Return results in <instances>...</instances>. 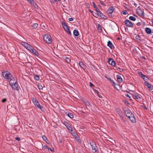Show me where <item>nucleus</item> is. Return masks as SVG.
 <instances>
[{"mask_svg": "<svg viewBox=\"0 0 153 153\" xmlns=\"http://www.w3.org/2000/svg\"><path fill=\"white\" fill-rule=\"evenodd\" d=\"M123 109L126 116L129 118L130 120L133 123H135L136 119L133 114L129 109L124 107Z\"/></svg>", "mask_w": 153, "mask_h": 153, "instance_id": "obj_1", "label": "nucleus"}, {"mask_svg": "<svg viewBox=\"0 0 153 153\" xmlns=\"http://www.w3.org/2000/svg\"><path fill=\"white\" fill-rule=\"evenodd\" d=\"M3 77L5 79L9 80L10 79L12 78V75L7 71H4L2 72Z\"/></svg>", "mask_w": 153, "mask_h": 153, "instance_id": "obj_2", "label": "nucleus"}, {"mask_svg": "<svg viewBox=\"0 0 153 153\" xmlns=\"http://www.w3.org/2000/svg\"><path fill=\"white\" fill-rule=\"evenodd\" d=\"M43 39L44 42L48 44H50L52 42L51 36L48 34L45 35L44 36Z\"/></svg>", "mask_w": 153, "mask_h": 153, "instance_id": "obj_3", "label": "nucleus"}, {"mask_svg": "<svg viewBox=\"0 0 153 153\" xmlns=\"http://www.w3.org/2000/svg\"><path fill=\"white\" fill-rule=\"evenodd\" d=\"M9 83L10 86H17L18 85L17 83L16 79L12 76V78L10 79L9 80Z\"/></svg>", "mask_w": 153, "mask_h": 153, "instance_id": "obj_4", "label": "nucleus"}, {"mask_svg": "<svg viewBox=\"0 0 153 153\" xmlns=\"http://www.w3.org/2000/svg\"><path fill=\"white\" fill-rule=\"evenodd\" d=\"M90 144L91 147L92 152L94 153H97L98 152L96 144L93 141H92L90 142Z\"/></svg>", "mask_w": 153, "mask_h": 153, "instance_id": "obj_5", "label": "nucleus"}, {"mask_svg": "<svg viewBox=\"0 0 153 153\" xmlns=\"http://www.w3.org/2000/svg\"><path fill=\"white\" fill-rule=\"evenodd\" d=\"M95 10L97 12V13L95 14V16L96 17H103V14L99 10L98 8H96Z\"/></svg>", "mask_w": 153, "mask_h": 153, "instance_id": "obj_6", "label": "nucleus"}, {"mask_svg": "<svg viewBox=\"0 0 153 153\" xmlns=\"http://www.w3.org/2000/svg\"><path fill=\"white\" fill-rule=\"evenodd\" d=\"M82 100L84 102L85 105L86 107L90 108L91 107V103L86 99L82 98Z\"/></svg>", "mask_w": 153, "mask_h": 153, "instance_id": "obj_7", "label": "nucleus"}, {"mask_svg": "<svg viewBox=\"0 0 153 153\" xmlns=\"http://www.w3.org/2000/svg\"><path fill=\"white\" fill-rule=\"evenodd\" d=\"M21 44L25 48L27 49L28 50H29L31 46L27 43L22 41L21 42Z\"/></svg>", "mask_w": 153, "mask_h": 153, "instance_id": "obj_8", "label": "nucleus"}, {"mask_svg": "<svg viewBox=\"0 0 153 153\" xmlns=\"http://www.w3.org/2000/svg\"><path fill=\"white\" fill-rule=\"evenodd\" d=\"M138 73L139 75L145 81H147L149 80L148 78L145 75L143 74L141 71H138Z\"/></svg>", "mask_w": 153, "mask_h": 153, "instance_id": "obj_9", "label": "nucleus"}, {"mask_svg": "<svg viewBox=\"0 0 153 153\" xmlns=\"http://www.w3.org/2000/svg\"><path fill=\"white\" fill-rule=\"evenodd\" d=\"M124 23L127 26L132 27H133V25L131 22L129 20L126 19Z\"/></svg>", "mask_w": 153, "mask_h": 153, "instance_id": "obj_10", "label": "nucleus"}, {"mask_svg": "<svg viewBox=\"0 0 153 153\" xmlns=\"http://www.w3.org/2000/svg\"><path fill=\"white\" fill-rule=\"evenodd\" d=\"M28 51L36 56H37L39 55L38 53L32 46H31Z\"/></svg>", "mask_w": 153, "mask_h": 153, "instance_id": "obj_11", "label": "nucleus"}, {"mask_svg": "<svg viewBox=\"0 0 153 153\" xmlns=\"http://www.w3.org/2000/svg\"><path fill=\"white\" fill-rule=\"evenodd\" d=\"M64 124L69 130L71 131H73L71 126L67 122H65Z\"/></svg>", "mask_w": 153, "mask_h": 153, "instance_id": "obj_12", "label": "nucleus"}, {"mask_svg": "<svg viewBox=\"0 0 153 153\" xmlns=\"http://www.w3.org/2000/svg\"><path fill=\"white\" fill-rule=\"evenodd\" d=\"M114 10V7L112 6L111 7H109V9L107 10V13L109 15H110L113 13Z\"/></svg>", "mask_w": 153, "mask_h": 153, "instance_id": "obj_13", "label": "nucleus"}, {"mask_svg": "<svg viewBox=\"0 0 153 153\" xmlns=\"http://www.w3.org/2000/svg\"><path fill=\"white\" fill-rule=\"evenodd\" d=\"M137 12L138 14L142 16H144V12L143 10L139 7L137 8Z\"/></svg>", "mask_w": 153, "mask_h": 153, "instance_id": "obj_14", "label": "nucleus"}, {"mask_svg": "<svg viewBox=\"0 0 153 153\" xmlns=\"http://www.w3.org/2000/svg\"><path fill=\"white\" fill-rule=\"evenodd\" d=\"M109 63L111 65L114 66L115 65V62L112 58H109L108 60Z\"/></svg>", "mask_w": 153, "mask_h": 153, "instance_id": "obj_15", "label": "nucleus"}, {"mask_svg": "<svg viewBox=\"0 0 153 153\" xmlns=\"http://www.w3.org/2000/svg\"><path fill=\"white\" fill-rule=\"evenodd\" d=\"M107 45L111 49H114V46L113 44L111 43V42L110 41H108V42L107 43Z\"/></svg>", "mask_w": 153, "mask_h": 153, "instance_id": "obj_16", "label": "nucleus"}, {"mask_svg": "<svg viewBox=\"0 0 153 153\" xmlns=\"http://www.w3.org/2000/svg\"><path fill=\"white\" fill-rule=\"evenodd\" d=\"M34 104L36 107L39 109H41L43 108V107L39 104L38 101H37L36 103H34Z\"/></svg>", "mask_w": 153, "mask_h": 153, "instance_id": "obj_17", "label": "nucleus"}, {"mask_svg": "<svg viewBox=\"0 0 153 153\" xmlns=\"http://www.w3.org/2000/svg\"><path fill=\"white\" fill-rule=\"evenodd\" d=\"M117 113L119 114V116L122 117L123 116V114L122 111L118 108H116V109Z\"/></svg>", "mask_w": 153, "mask_h": 153, "instance_id": "obj_18", "label": "nucleus"}, {"mask_svg": "<svg viewBox=\"0 0 153 153\" xmlns=\"http://www.w3.org/2000/svg\"><path fill=\"white\" fill-rule=\"evenodd\" d=\"M133 97L135 98L140 100L141 99L140 95L137 94H134Z\"/></svg>", "mask_w": 153, "mask_h": 153, "instance_id": "obj_19", "label": "nucleus"}, {"mask_svg": "<svg viewBox=\"0 0 153 153\" xmlns=\"http://www.w3.org/2000/svg\"><path fill=\"white\" fill-rule=\"evenodd\" d=\"M117 81L119 82H123V79L119 75L117 76Z\"/></svg>", "mask_w": 153, "mask_h": 153, "instance_id": "obj_20", "label": "nucleus"}, {"mask_svg": "<svg viewBox=\"0 0 153 153\" xmlns=\"http://www.w3.org/2000/svg\"><path fill=\"white\" fill-rule=\"evenodd\" d=\"M62 26L63 28L65 29V30H68V27L67 26V25L64 22H62Z\"/></svg>", "mask_w": 153, "mask_h": 153, "instance_id": "obj_21", "label": "nucleus"}, {"mask_svg": "<svg viewBox=\"0 0 153 153\" xmlns=\"http://www.w3.org/2000/svg\"><path fill=\"white\" fill-rule=\"evenodd\" d=\"M145 31L148 34H150L152 33L151 29L148 27H147L146 28Z\"/></svg>", "mask_w": 153, "mask_h": 153, "instance_id": "obj_22", "label": "nucleus"}, {"mask_svg": "<svg viewBox=\"0 0 153 153\" xmlns=\"http://www.w3.org/2000/svg\"><path fill=\"white\" fill-rule=\"evenodd\" d=\"M65 60L68 63H70L71 62V59L70 58L68 57H64Z\"/></svg>", "mask_w": 153, "mask_h": 153, "instance_id": "obj_23", "label": "nucleus"}, {"mask_svg": "<svg viewBox=\"0 0 153 153\" xmlns=\"http://www.w3.org/2000/svg\"><path fill=\"white\" fill-rule=\"evenodd\" d=\"M79 65L80 67H81L82 68H84L85 67V65L83 64V63L81 62H79Z\"/></svg>", "mask_w": 153, "mask_h": 153, "instance_id": "obj_24", "label": "nucleus"}, {"mask_svg": "<svg viewBox=\"0 0 153 153\" xmlns=\"http://www.w3.org/2000/svg\"><path fill=\"white\" fill-rule=\"evenodd\" d=\"M38 25L37 23H35L32 25L31 26L33 29H35L37 27Z\"/></svg>", "mask_w": 153, "mask_h": 153, "instance_id": "obj_25", "label": "nucleus"}, {"mask_svg": "<svg viewBox=\"0 0 153 153\" xmlns=\"http://www.w3.org/2000/svg\"><path fill=\"white\" fill-rule=\"evenodd\" d=\"M73 34L75 36H77L79 35V33L78 31L75 30L74 31Z\"/></svg>", "mask_w": 153, "mask_h": 153, "instance_id": "obj_26", "label": "nucleus"}, {"mask_svg": "<svg viewBox=\"0 0 153 153\" xmlns=\"http://www.w3.org/2000/svg\"><path fill=\"white\" fill-rule=\"evenodd\" d=\"M66 114L69 117L71 118H74V116L73 114H72L71 113H66Z\"/></svg>", "mask_w": 153, "mask_h": 153, "instance_id": "obj_27", "label": "nucleus"}, {"mask_svg": "<svg viewBox=\"0 0 153 153\" xmlns=\"http://www.w3.org/2000/svg\"><path fill=\"white\" fill-rule=\"evenodd\" d=\"M34 79L36 80H39V77L38 75H34Z\"/></svg>", "mask_w": 153, "mask_h": 153, "instance_id": "obj_28", "label": "nucleus"}, {"mask_svg": "<svg viewBox=\"0 0 153 153\" xmlns=\"http://www.w3.org/2000/svg\"><path fill=\"white\" fill-rule=\"evenodd\" d=\"M129 19L133 21H135L136 20V19L133 16H130L129 17Z\"/></svg>", "mask_w": 153, "mask_h": 153, "instance_id": "obj_29", "label": "nucleus"}, {"mask_svg": "<svg viewBox=\"0 0 153 153\" xmlns=\"http://www.w3.org/2000/svg\"><path fill=\"white\" fill-rule=\"evenodd\" d=\"M46 149H47L49 150L50 149V148L47 146L45 145L43 147L42 149L44 150Z\"/></svg>", "mask_w": 153, "mask_h": 153, "instance_id": "obj_30", "label": "nucleus"}, {"mask_svg": "<svg viewBox=\"0 0 153 153\" xmlns=\"http://www.w3.org/2000/svg\"><path fill=\"white\" fill-rule=\"evenodd\" d=\"M31 100L33 103H36V101H37L35 98L33 97H32L31 98Z\"/></svg>", "mask_w": 153, "mask_h": 153, "instance_id": "obj_31", "label": "nucleus"}, {"mask_svg": "<svg viewBox=\"0 0 153 153\" xmlns=\"http://www.w3.org/2000/svg\"><path fill=\"white\" fill-rule=\"evenodd\" d=\"M108 79L109 80V81H110V82L111 83L113 84V85H116L115 82L113 80H111V79L110 78H109V79Z\"/></svg>", "mask_w": 153, "mask_h": 153, "instance_id": "obj_32", "label": "nucleus"}, {"mask_svg": "<svg viewBox=\"0 0 153 153\" xmlns=\"http://www.w3.org/2000/svg\"><path fill=\"white\" fill-rule=\"evenodd\" d=\"M42 138L44 141L46 142V140H47V139L45 135H43L42 136Z\"/></svg>", "mask_w": 153, "mask_h": 153, "instance_id": "obj_33", "label": "nucleus"}, {"mask_svg": "<svg viewBox=\"0 0 153 153\" xmlns=\"http://www.w3.org/2000/svg\"><path fill=\"white\" fill-rule=\"evenodd\" d=\"M115 87V88L118 91H119L121 90V87Z\"/></svg>", "mask_w": 153, "mask_h": 153, "instance_id": "obj_34", "label": "nucleus"}, {"mask_svg": "<svg viewBox=\"0 0 153 153\" xmlns=\"http://www.w3.org/2000/svg\"><path fill=\"white\" fill-rule=\"evenodd\" d=\"M94 91L97 92V96L100 98H102V97L99 94L98 92L96 90H94Z\"/></svg>", "mask_w": 153, "mask_h": 153, "instance_id": "obj_35", "label": "nucleus"}, {"mask_svg": "<svg viewBox=\"0 0 153 153\" xmlns=\"http://www.w3.org/2000/svg\"><path fill=\"white\" fill-rule=\"evenodd\" d=\"M144 83L145 84V85H146L147 86H148V85L149 86H151V85L149 84L148 82H147V81H145L144 82Z\"/></svg>", "mask_w": 153, "mask_h": 153, "instance_id": "obj_36", "label": "nucleus"}, {"mask_svg": "<svg viewBox=\"0 0 153 153\" xmlns=\"http://www.w3.org/2000/svg\"><path fill=\"white\" fill-rule=\"evenodd\" d=\"M31 4H35L34 3V1H33V0H27Z\"/></svg>", "mask_w": 153, "mask_h": 153, "instance_id": "obj_37", "label": "nucleus"}, {"mask_svg": "<svg viewBox=\"0 0 153 153\" xmlns=\"http://www.w3.org/2000/svg\"><path fill=\"white\" fill-rule=\"evenodd\" d=\"M92 4H93V7H94L95 8V9H96V8H97V7H96V5H95V3H94V2H92Z\"/></svg>", "mask_w": 153, "mask_h": 153, "instance_id": "obj_38", "label": "nucleus"}, {"mask_svg": "<svg viewBox=\"0 0 153 153\" xmlns=\"http://www.w3.org/2000/svg\"><path fill=\"white\" fill-rule=\"evenodd\" d=\"M140 37L139 35H137V36H136L135 37V38L136 39H140Z\"/></svg>", "mask_w": 153, "mask_h": 153, "instance_id": "obj_39", "label": "nucleus"}, {"mask_svg": "<svg viewBox=\"0 0 153 153\" xmlns=\"http://www.w3.org/2000/svg\"><path fill=\"white\" fill-rule=\"evenodd\" d=\"M101 4H102L104 6H106V4L105 3H104L102 1H101L100 2Z\"/></svg>", "mask_w": 153, "mask_h": 153, "instance_id": "obj_40", "label": "nucleus"}, {"mask_svg": "<svg viewBox=\"0 0 153 153\" xmlns=\"http://www.w3.org/2000/svg\"><path fill=\"white\" fill-rule=\"evenodd\" d=\"M13 89L16 90V87H11Z\"/></svg>", "mask_w": 153, "mask_h": 153, "instance_id": "obj_41", "label": "nucleus"}, {"mask_svg": "<svg viewBox=\"0 0 153 153\" xmlns=\"http://www.w3.org/2000/svg\"><path fill=\"white\" fill-rule=\"evenodd\" d=\"M125 103L127 105H129V104H130V103L127 101H126L125 102Z\"/></svg>", "mask_w": 153, "mask_h": 153, "instance_id": "obj_42", "label": "nucleus"}, {"mask_svg": "<svg viewBox=\"0 0 153 153\" xmlns=\"http://www.w3.org/2000/svg\"><path fill=\"white\" fill-rule=\"evenodd\" d=\"M123 14L125 15H126L127 14V12L126 11H123Z\"/></svg>", "mask_w": 153, "mask_h": 153, "instance_id": "obj_43", "label": "nucleus"}, {"mask_svg": "<svg viewBox=\"0 0 153 153\" xmlns=\"http://www.w3.org/2000/svg\"><path fill=\"white\" fill-rule=\"evenodd\" d=\"M68 20H69V21H72L73 20V18H69L68 19Z\"/></svg>", "mask_w": 153, "mask_h": 153, "instance_id": "obj_44", "label": "nucleus"}, {"mask_svg": "<svg viewBox=\"0 0 153 153\" xmlns=\"http://www.w3.org/2000/svg\"><path fill=\"white\" fill-rule=\"evenodd\" d=\"M16 140L19 141L20 140V138L19 137H16Z\"/></svg>", "mask_w": 153, "mask_h": 153, "instance_id": "obj_45", "label": "nucleus"}, {"mask_svg": "<svg viewBox=\"0 0 153 153\" xmlns=\"http://www.w3.org/2000/svg\"><path fill=\"white\" fill-rule=\"evenodd\" d=\"M39 90H42L43 89V87H37Z\"/></svg>", "mask_w": 153, "mask_h": 153, "instance_id": "obj_46", "label": "nucleus"}, {"mask_svg": "<svg viewBox=\"0 0 153 153\" xmlns=\"http://www.w3.org/2000/svg\"><path fill=\"white\" fill-rule=\"evenodd\" d=\"M6 100V99H4L3 100H2V102H5Z\"/></svg>", "mask_w": 153, "mask_h": 153, "instance_id": "obj_47", "label": "nucleus"}, {"mask_svg": "<svg viewBox=\"0 0 153 153\" xmlns=\"http://www.w3.org/2000/svg\"><path fill=\"white\" fill-rule=\"evenodd\" d=\"M148 87L150 90L153 89V87Z\"/></svg>", "mask_w": 153, "mask_h": 153, "instance_id": "obj_48", "label": "nucleus"}, {"mask_svg": "<svg viewBox=\"0 0 153 153\" xmlns=\"http://www.w3.org/2000/svg\"><path fill=\"white\" fill-rule=\"evenodd\" d=\"M67 33L70 35H71V31H69L67 32Z\"/></svg>", "mask_w": 153, "mask_h": 153, "instance_id": "obj_49", "label": "nucleus"}, {"mask_svg": "<svg viewBox=\"0 0 153 153\" xmlns=\"http://www.w3.org/2000/svg\"><path fill=\"white\" fill-rule=\"evenodd\" d=\"M90 84V86H94V85H93L92 83H91V82H89Z\"/></svg>", "mask_w": 153, "mask_h": 153, "instance_id": "obj_50", "label": "nucleus"}, {"mask_svg": "<svg viewBox=\"0 0 153 153\" xmlns=\"http://www.w3.org/2000/svg\"><path fill=\"white\" fill-rule=\"evenodd\" d=\"M126 97H128L130 98H131L130 97L129 95L128 94H126Z\"/></svg>", "mask_w": 153, "mask_h": 153, "instance_id": "obj_51", "label": "nucleus"}, {"mask_svg": "<svg viewBox=\"0 0 153 153\" xmlns=\"http://www.w3.org/2000/svg\"><path fill=\"white\" fill-rule=\"evenodd\" d=\"M73 134V135L75 136V137L76 138L77 137V135H76V134L75 133Z\"/></svg>", "mask_w": 153, "mask_h": 153, "instance_id": "obj_52", "label": "nucleus"}, {"mask_svg": "<svg viewBox=\"0 0 153 153\" xmlns=\"http://www.w3.org/2000/svg\"><path fill=\"white\" fill-rule=\"evenodd\" d=\"M103 17H101V18H102L105 19V18L106 17V16H105V15H104L103 14Z\"/></svg>", "mask_w": 153, "mask_h": 153, "instance_id": "obj_53", "label": "nucleus"}, {"mask_svg": "<svg viewBox=\"0 0 153 153\" xmlns=\"http://www.w3.org/2000/svg\"><path fill=\"white\" fill-rule=\"evenodd\" d=\"M19 89V87H16V90L17 91H18Z\"/></svg>", "mask_w": 153, "mask_h": 153, "instance_id": "obj_54", "label": "nucleus"}, {"mask_svg": "<svg viewBox=\"0 0 153 153\" xmlns=\"http://www.w3.org/2000/svg\"><path fill=\"white\" fill-rule=\"evenodd\" d=\"M32 126V125H31V124H29V127H31Z\"/></svg>", "mask_w": 153, "mask_h": 153, "instance_id": "obj_55", "label": "nucleus"}, {"mask_svg": "<svg viewBox=\"0 0 153 153\" xmlns=\"http://www.w3.org/2000/svg\"><path fill=\"white\" fill-rule=\"evenodd\" d=\"M49 150H50L52 152H53V150L52 149H51L50 148V149H49Z\"/></svg>", "mask_w": 153, "mask_h": 153, "instance_id": "obj_56", "label": "nucleus"}, {"mask_svg": "<svg viewBox=\"0 0 153 153\" xmlns=\"http://www.w3.org/2000/svg\"><path fill=\"white\" fill-rule=\"evenodd\" d=\"M137 25H138L139 26L140 25V23L139 22L137 24Z\"/></svg>", "mask_w": 153, "mask_h": 153, "instance_id": "obj_57", "label": "nucleus"}, {"mask_svg": "<svg viewBox=\"0 0 153 153\" xmlns=\"http://www.w3.org/2000/svg\"><path fill=\"white\" fill-rule=\"evenodd\" d=\"M134 6H137V4H136V3H134Z\"/></svg>", "mask_w": 153, "mask_h": 153, "instance_id": "obj_58", "label": "nucleus"}, {"mask_svg": "<svg viewBox=\"0 0 153 153\" xmlns=\"http://www.w3.org/2000/svg\"><path fill=\"white\" fill-rule=\"evenodd\" d=\"M67 32L70 31L69 29L68 28V30H66Z\"/></svg>", "mask_w": 153, "mask_h": 153, "instance_id": "obj_59", "label": "nucleus"}, {"mask_svg": "<svg viewBox=\"0 0 153 153\" xmlns=\"http://www.w3.org/2000/svg\"><path fill=\"white\" fill-rule=\"evenodd\" d=\"M51 2H53V0H50Z\"/></svg>", "mask_w": 153, "mask_h": 153, "instance_id": "obj_60", "label": "nucleus"}, {"mask_svg": "<svg viewBox=\"0 0 153 153\" xmlns=\"http://www.w3.org/2000/svg\"><path fill=\"white\" fill-rule=\"evenodd\" d=\"M56 1H59V0H55Z\"/></svg>", "mask_w": 153, "mask_h": 153, "instance_id": "obj_61", "label": "nucleus"}, {"mask_svg": "<svg viewBox=\"0 0 153 153\" xmlns=\"http://www.w3.org/2000/svg\"><path fill=\"white\" fill-rule=\"evenodd\" d=\"M98 6L99 7H100V5H98Z\"/></svg>", "mask_w": 153, "mask_h": 153, "instance_id": "obj_62", "label": "nucleus"}, {"mask_svg": "<svg viewBox=\"0 0 153 153\" xmlns=\"http://www.w3.org/2000/svg\"><path fill=\"white\" fill-rule=\"evenodd\" d=\"M100 26V25H98V26Z\"/></svg>", "mask_w": 153, "mask_h": 153, "instance_id": "obj_63", "label": "nucleus"}, {"mask_svg": "<svg viewBox=\"0 0 153 153\" xmlns=\"http://www.w3.org/2000/svg\"><path fill=\"white\" fill-rule=\"evenodd\" d=\"M152 38H153V35H152Z\"/></svg>", "mask_w": 153, "mask_h": 153, "instance_id": "obj_64", "label": "nucleus"}]
</instances>
